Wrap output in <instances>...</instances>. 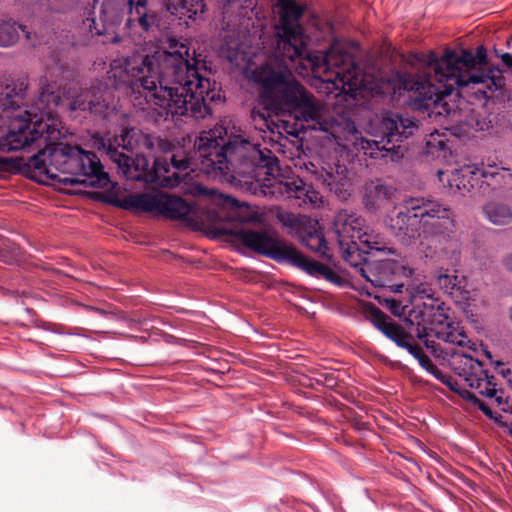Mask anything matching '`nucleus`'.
<instances>
[{"mask_svg": "<svg viewBox=\"0 0 512 512\" xmlns=\"http://www.w3.org/2000/svg\"><path fill=\"white\" fill-rule=\"evenodd\" d=\"M279 20L275 25L272 39V54L276 62L267 63L252 72V80L259 89L263 110L253 109L251 117L260 131L271 129L268 118L271 113L290 111L297 121L305 122L313 130L334 133L337 125L328 117L327 111L301 85L292 73L288 63L296 60L315 74H323L324 82L332 83L341 93L356 98L357 92L366 89L361 68L351 53L339 44H333L325 53H311L308 50L309 36L304 32L300 19L305 7L294 0H277Z\"/></svg>", "mask_w": 512, "mask_h": 512, "instance_id": "obj_1", "label": "nucleus"}, {"mask_svg": "<svg viewBox=\"0 0 512 512\" xmlns=\"http://www.w3.org/2000/svg\"><path fill=\"white\" fill-rule=\"evenodd\" d=\"M170 51L112 60L109 79L116 89L143 98L165 120L175 117L204 119L211 114L208 102L221 101V91L207 74L205 63L185 43Z\"/></svg>", "mask_w": 512, "mask_h": 512, "instance_id": "obj_2", "label": "nucleus"}, {"mask_svg": "<svg viewBox=\"0 0 512 512\" xmlns=\"http://www.w3.org/2000/svg\"><path fill=\"white\" fill-rule=\"evenodd\" d=\"M486 50L483 46L476 53L462 50L460 53L446 50L442 57L435 52L421 53L417 61L422 65L421 74L405 73L400 77L401 87L412 92L410 105L429 118L446 117L451 112L445 100L456 87L476 86L475 93L486 96V89L500 90L505 86L503 71L486 66Z\"/></svg>", "mask_w": 512, "mask_h": 512, "instance_id": "obj_3", "label": "nucleus"}, {"mask_svg": "<svg viewBox=\"0 0 512 512\" xmlns=\"http://www.w3.org/2000/svg\"><path fill=\"white\" fill-rule=\"evenodd\" d=\"M25 119H17L5 135L0 136V151H16L25 149L36 142L44 143V148L34 154L30 160V166L45 173L50 178L58 177V174H66L68 177L61 179L64 183L88 184L93 187L104 188L110 180L108 174L93 152L83 150L77 145L56 142L59 132L51 124H45L41 119L34 122V128Z\"/></svg>", "mask_w": 512, "mask_h": 512, "instance_id": "obj_4", "label": "nucleus"}, {"mask_svg": "<svg viewBox=\"0 0 512 512\" xmlns=\"http://www.w3.org/2000/svg\"><path fill=\"white\" fill-rule=\"evenodd\" d=\"M282 225L290 229L292 236L296 237L302 245L319 254L326 260L321 263L302 254L294 246L287 244L279 237L267 230H251L246 228L226 229L223 232L230 235L234 242L254 252L264 255L277 262H287L303 270L313 277L341 285L343 279L334 271L332 256L328 253L327 241L319 222L306 215L291 212L279 216Z\"/></svg>", "mask_w": 512, "mask_h": 512, "instance_id": "obj_5", "label": "nucleus"}, {"mask_svg": "<svg viewBox=\"0 0 512 512\" xmlns=\"http://www.w3.org/2000/svg\"><path fill=\"white\" fill-rule=\"evenodd\" d=\"M194 149L196 168L214 180L233 184L240 183L239 178H257L261 170L266 175L279 171L278 158L270 149L242 135L203 132Z\"/></svg>", "mask_w": 512, "mask_h": 512, "instance_id": "obj_6", "label": "nucleus"}, {"mask_svg": "<svg viewBox=\"0 0 512 512\" xmlns=\"http://www.w3.org/2000/svg\"><path fill=\"white\" fill-rule=\"evenodd\" d=\"M148 142L146 136L134 128L109 138L99 134L91 138V146L104 151L127 180L174 187L193 170L192 157L180 148L172 152L169 163L166 157L157 158L155 166L150 167L148 159L140 152L141 146H147Z\"/></svg>", "mask_w": 512, "mask_h": 512, "instance_id": "obj_7", "label": "nucleus"}, {"mask_svg": "<svg viewBox=\"0 0 512 512\" xmlns=\"http://www.w3.org/2000/svg\"><path fill=\"white\" fill-rule=\"evenodd\" d=\"M385 303L394 316L402 319L411 331H416L417 338L428 349L436 350L435 340L458 346L468 341L464 331L450 321L445 303L425 289L412 294L409 304L397 299H386Z\"/></svg>", "mask_w": 512, "mask_h": 512, "instance_id": "obj_8", "label": "nucleus"}, {"mask_svg": "<svg viewBox=\"0 0 512 512\" xmlns=\"http://www.w3.org/2000/svg\"><path fill=\"white\" fill-rule=\"evenodd\" d=\"M28 86L26 78L8 79L0 83V119H12L9 128L17 119H25L30 126L27 129L28 135L29 130L34 128L37 118H41L45 124H51L60 132L55 118L56 108L61 102L58 83L49 80L47 76L40 78L39 96L30 110H25L23 115L15 114V111L25 104Z\"/></svg>", "mask_w": 512, "mask_h": 512, "instance_id": "obj_9", "label": "nucleus"}, {"mask_svg": "<svg viewBox=\"0 0 512 512\" xmlns=\"http://www.w3.org/2000/svg\"><path fill=\"white\" fill-rule=\"evenodd\" d=\"M410 209L415 211L414 217H418L420 230L425 234L445 241L451 239L455 223L449 207L430 198L412 197Z\"/></svg>", "mask_w": 512, "mask_h": 512, "instance_id": "obj_10", "label": "nucleus"}, {"mask_svg": "<svg viewBox=\"0 0 512 512\" xmlns=\"http://www.w3.org/2000/svg\"><path fill=\"white\" fill-rule=\"evenodd\" d=\"M125 210L157 212L170 219H188L191 206L182 198L163 193H139L116 202Z\"/></svg>", "mask_w": 512, "mask_h": 512, "instance_id": "obj_11", "label": "nucleus"}, {"mask_svg": "<svg viewBox=\"0 0 512 512\" xmlns=\"http://www.w3.org/2000/svg\"><path fill=\"white\" fill-rule=\"evenodd\" d=\"M366 316L376 329L382 332L398 347L407 350L428 373L436 367L429 356L424 353L421 346L415 342L414 337L401 325L394 322L380 308L374 304H369L366 307Z\"/></svg>", "mask_w": 512, "mask_h": 512, "instance_id": "obj_12", "label": "nucleus"}, {"mask_svg": "<svg viewBox=\"0 0 512 512\" xmlns=\"http://www.w3.org/2000/svg\"><path fill=\"white\" fill-rule=\"evenodd\" d=\"M451 365L456 374L463 377L467 385L488 398H494L497 403L503 401L501 390L496 389L494 376H490L483 368V363L471 355L454 352Z\"/></svg>", "mask_w": 512, "mask_h": 512, "instance_id": "obj_13", "label": "nucleus"}, {"mask_svg": "<svg viewBox=\"0 0 512 512\" xmlns=\"http://www.w3.org/2000/svg\"><path fill=\"white\" fill-rule=\"evenodd\" d=\"M333 225L340 248L348 246L350 242L358 243L357 240H359L366 244L367 249L376 250L379 253H385V251L394 253L391 247L382 245L384 243L382 239L362 233L364 219L356 213L348 210L339 211L335 216Z\"/></svg>", "mask_w": 512, "mask_h": 512, "instance_id": "obj_14", "label": "nucleus"}, {"mask_svg": "<svg viewBox=\"0 0 512 512\" xmlns=\"http://www.w3.org/2000/svg\"><path fill=\"white\" fill-rule=\"evenodd\" d=\"M391 249L395 254L396 251L393 248ZM374 252L372 261L366 262L368 272L366 267H361L360 275L375 286L391 287L395 292H402L404 284H391V281L399 275H410V270L406 269L405 266L395 259L381 257V255H393V253H388L387 251L379 253L376 250Z\"/></svg>", "mask_w": 512, "mask_h": 512, "instance_id": "obj_15", "label": "nucleus"}, {"mask_svg": "<svg viewBox=\"0 0 512 512\" xmlns=\"http://www.w3.org/2000/svg\"><path fill=\"white\" fill-rule=\"evenodd\" d=\"M479 176L484 179L494 180L495 183H500V178H505V175L501 174L499 169L491 164L483 169L464 166L451 171L449 174L442 171L438 172L440 182H442L444 186H446V183L454 193L459 192L461 195H465L466 192H471L475 185H477ZM506 177L511 180L512 174H507Z\"/></svg>", "mask_w": 512, "mask_h": 512, "instance_id": "obj_16", "label": "nucleus"}, {"mask_svg": "<svg viewBox=\"0 0 512 512\" xmlns=\"http://www.w3.org/2000/svg\"><path fill=\"white\" fill-rule=\"evenodd\" d=\"M418 120L408 114L386 111L382 114L378 132L390 145L388 149L399 151L400 144L418 130Z\"/></svg>", "mask_w": 512, "mask_h": 512, "instance_id": "obj_17", "label": "nucleus"}, {"mask_svg": "<svg viewBox=\"0 0 512 512\" xmlns=\"http://www.w3.org/2000/svg\"><path fill=\"white\" fill-rule=\"evenodd\" d=\"M405 211H399L387 221L392 233L405 245L420 236V222L414 217L415 211L410 209V198L404 201Z\"/></svg>", "mask_w": 512, "mask_h": 512, "instance_id": "obj_18", "label": "nucleus"}, {"mask_svg": "<svg viewBox=\"0 0 512 512\" xmlns=\"http://www.w3.org/2000/svg\"><path fill=\"white\" fill-rule=\"evenodd\" d=\"M123 9L111 0H106L101 5L100 21L98 24L94 17H88L83 21L85 28H87L93 35H103L110 28L119 25L122 21Z\"/></svg>", "mask_w": 512, "mask_h": 512, "instance_id": "obj_19", "label": "nucleus"}, {"mask_svg": "<svg viewBox=\"0 0 512 512\" xmlns=\"http://www.w3.org/2000/svg\"><path fill=\"white\" fill-rule=\"evenodd\" d=\"M319 180L338 198L346 199L350 195V180L344 165L334 164L322 168Z\"/></svg>", "mask_w": 512, "mask_h": 512, "instance_id": "obj_20", "label": "nucleus"}, {"mask_svg": "<svg viewBox=\"0 0 512 512\" xmlns=\"http://www.w3.org/2000/svg\"><path fill=\"white\" fill-rule=\"evenodd\" d=\"M58 91L61 97V102L58 106L64 105L65 101L67 100V105L71 111H89L94 115L105 116V113L109 107L101 95H98L89 90L82 91L72 99L62 97L59 86Z\"/></svg>", "mask_w": 512, "mask_h": 512, "instance_id": "obj_21", "label": "nucleus"}, {"mask_svg": "<svg viewBox=\"0 0 512 512\" xmlns=\"http://www.w3.org/2000/svg\"><path fill=\"white\" fill-rule=\"evenodd\" d=\"M148 0H127L129 17L126 19L124 29L128 32L138 26L142 32H148L154 25L155 18L148 14Z\"/></svg>", "mask_w": 512, "mask_h": 512, "instance_id": "obj_22", "label": "nucleus"}, {"mask_svg": "<svg viewBox=\"0 0 512 512\" xmlns=\"http://www.w3.org/2000/svg\"><path fill=\"white\" fill-rule=\"evenodd\" d=\"M288 197H294L308 204L312 208H319L323 204V197L311 185L304 183L301 179L285 183Z\"/></svg>", "mask_w": 512, "mask_h": 512, "instance_id": "obj_23", "label": "nucleus"}, {"mask_svg": "<svg viewBox=\"0 0 512 512\" xmlns=\"http://www.w3.org/2000/svg\"><path fill=\"white\" fill-rule=\"evenodd\" d=\"M167 10L179 19L196 20L206 11L204 0H167Z\"/></svg>", "mask_w": 512, "mask_h": 512, "instance_id": "obj_24", "label": "nucleus"}, {"mask_svg": "<svg viewBox=\"0 0 512 512\" xmlns=\"http://www.w3.org/2000/svg\"><path fill=\"white\" fill-rule=\"evenodd\" d=\"M22 32L27 41L32 40V33L26 26L17 21L8 18L0 21V47L8 48L14 46L20 38Z\"/></svg>", "mask_w": 512, "mask_h": 512, "instance_id": "obj_25", "label": "nucleus"}, {"mask_svg": "<svg viewBox=\"0 0 512 512\" xmlns=\"http://www.w3.org/2000/svg\"><path fill=\"white\" fill-rule=\"evenodd\" d=\"M379 140H368L362 139L360 142L361 149L364 151L365 155H368L371 158H386L389 157L391 161L399 158V151H394L393 149H388L390 145L387 144L386 140L379 133Z\"/></svg>", "mask_w": 512, "mask_h": 512, "instance_id": "obj_26", "label": "nucleus"}, {"mask_svg": "<svg viewBox=\"0 0 512 512\" xmlns=\"http://www.w3.org/2000/svg\"><path fill=\"white\" fill-rule=\"evenodd\" d=\"M343 259L360 273L361 267H367L366 262L372 261L374 250H364L358 243H351L348 246L340 248ZM368 270V268H366Z\"/></svg>", "mask_w": 512, "mask_h": 512, "instance_id": "obj_27", "label": "nucleus"}, {"mask_svg": "<svg viewBox=\"0 0 512 512\" xmlns=\"http://www.w3.org/2000/svg\"><path fill=\"white\" fill-rule=\"evenodd\" d=\"M483 212L494 225H508L512 222V210L507 204L489 202L483 207Z\"/></svg>", "mask_w": 512, "mask_h": 512, "instance_id": "obj_28", "label": "nucleus"}, {"mask_svg": "<svg viewBox=\"0 0 512 512\" xmlns=\"http://www.w3.org/2000/svg\"><path fill=\"white\" fill-rule=\"evenodd\" d=\"M434 278L436 280V284L444 293L449 295H454L458 292L462 293L458 276L449 274L448 270L442 268L438 269L434 273Z\"/></svg>", "mask_w": 512, "mask_h": 512, "instance_id": "obj_29", "label": "nucleus"}, {"mask_svg": "<svg viewBox=\"0 0 512 512\" xmlns=\"http://www.w3.org/2000/svg\"><path fill=\"white\" fill-rule=\"evenodd\" d=\"M460 395L472 402L474 405H476L487 417L491 418V419H495L499 424L500 422H503L502 421V416H499L498 417H495L494 416V413L493 411L490 409V407L484 403L482 400H480L474 393L466 390V389H463V392H460Z\"/></svg>", "mask_w": 512, "mask_h": 512, "instance_id": "obj_30", "label": "nucleus"}, {"mask_svg": "<svg viewBox=\"0 0 512 512\" xmlns=\"http://www.w3.org/2000/svg\"><path fill=\"white\" fill-rule=\"evenodd\" d=\"M234 204L237 208L235 212V218L241 223L255 222L259 216L250 206L246 204L240 205L238 201L234 200Z\"/></svg>", "mask_w": 512, "mask_h": 512, "instance_id": "obj_31", "label": "nucleus"}, {"mask_svg": "<svg viewBox=\"0 0 512 512\" xmlns=\"http://www.w3.org/2000/svg\"><path fill=\"white\" fill-rule=\"evenodd\" d=\"M78 0H45L42 5L45 6L46 10L54 13H65L71 10Z\"/></svg>", "mask_w": 512, "mask_h": 512, "instance_id": "obj_32", "label": "nucleus"}, {"mask_svg": "<svg viewBox=\"0 0 512 512\" xmlns=\"http://www.w3.org/2000/svg\"><path fill=\"white\" fill-rule=\"evenodd\" d=\"M430 374L449 387L452 391L458 392L459 394L460 392H463V390L459 388L457 381L452 376L440 370L437 366L430 372Z\"/></svg>", "mask_w": 512, "mask_h": 512, "instance_id": "obj_33", "label": "nucleus"}, {"mask_svg": "<svg viewBox=\"0 0 512 512\" xmlns=\"http://www.w3.org/2000/svg\"><path fill=\"white\" fill-rule=\"evenodd\" d=\"M497 57H499L504 66L508 69H512V55L507 52H499L497 49L494 50Z\"/></svg>", "mask_w": 512, "mask_h": 512, "instance_id": "obj_34", "label": "nucleus"}, {"mask_svg": "<svg viewBox=\"0 0 512 512\" xmlns=\"http://www.w3.org/2000/svg\"><path fill=\"white\" fill-rule=\"evenodd\" d=\"M371 189L375 192L376 198H384L388 194V188L381 183L372 184Z\"/></svg>", "mask_w": 512, "mask_h": 512, "instance_id": "obj_35", "label": "nucleus"}, {"mask_svg": "<svg viewBox=\"0 0 512 512\" xmlns=\"http://www.w3.org/2000/svg\"><path fill=\"white\" fill-rule=\"evenodd\" d=\"M317 382L322 383L327 387H333L336 384L333 374H321L317 379Z\"/></svg>", "mask_w": 512, "mask_h": 512, "instance_id": "obj_36", "label": "nucleus"}, {"mask_svg": "<svg viewBox=\"0 0 512 512\" xmlns=\"http://www.w3.org/2000/svg\"><path fill=\"white\" fill-rule=\"evenodd\" d=\"M435 136L440 137V134L438 133V131H435L434 133H431V134H430V139L427 141V146H428V147H431V146L436 147V144H434V143H433V140H436V139H435ZM437 147H439V149L443 150V149H444V147H445V143H444V141L440 139V140L437 142Z\"/></svg>", "mask_w": 512, "mask_h": 512, "instance_id": "obj_37", "label": "nucleus"}, {"mask_svg": "<svg viewBox=\"0 0 512 512\" xmlns=\"http://www.w3.org/2000/svg\"><path fill=\"white\" fill-rule=\"evenodd\" d=\"M345 130L348 134H351V135H355L358 133L355 123L350 119H347L345 121Z\"/></svg>", "mask_w": 512, "mask_h": 512, "instance_id": "obj_38", "label": "nucleus"}, {"mask_svg": "<svg viewBox=\"0 0 512 512\" xmlns=\"http://www.w3.org/2000/svg\"><path fill=\"white\" fill-rule=\"evenodd\" d=\"M502 264L505 267L506 270L512 273V253L507 254L502 259Z\"/></svg>", "mask_w": 512, "mask_h": 512, "instance_id": "obj_39", "label": "nucleus"}, {"mask_svg": "<svg viewBox=\"0 0 512 512\" xmlns=\"http://www.w3.org/2000/svg\"><path fill=\"white\" fill-rule=\"evenodd\" d=\"M500 426L503 427L508 432V434L512 437V424L505 421V422H500Z\"/></svg>", "mask_w": 512, "mask_h": 512, "instance_id": "obj_40", "label": "nucleus"}, {"mask_svg": "<svg viewBox=\"0 0 512 512\" xmlns=\"http://www.w3.org/2000/svg\"><path fill=\"white\" fill-rule=\"evenodd\" d=\"M118 41H119V38H118V37H115V38L113 39V42H118Z\"/></svg>", "mask_w": 512, "mask_h": 512, "instance_id": "obj_41", "label": "nucleus"}, {"mask_svg": "<svg viewBox=\"0 0 512 512\" xmlns=\"http://www.w3.org/2000/svg\"><path fill=\"white\" fill-rule=\"evenodd\" d=\"M496 364H497V365H502L503 363H502V362H500V361H497V362H496Z\"/></svg>", "mask_w": 512, "mask_h": 512, "instance_id": "obj_42", "label": "nucleus"}]
</instances>
